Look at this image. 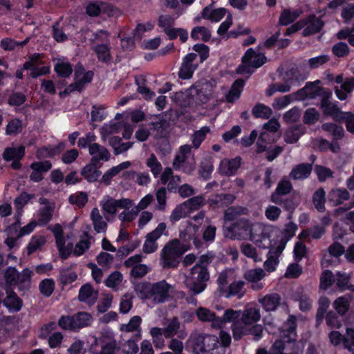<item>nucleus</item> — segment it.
I'll list each match as a JSON object with an SVG mask.
<instances>
[{
    "instance_id": "obj_1",
    "label": "nucleus",
    "mask_w": 354,
    "mask_h": 354,
    "mask_svg": "<svg viewBox=\"0 0 354 354\" xmlns=\"http://www.w3.org/2000/svg\"><path fill=\"white\" fill-rule=\"evenodd\" d=\"M194 354H221L217 351L220 347L218 337L199 331L193 330L187 341Z\"/></svg>"
},
{
    "instance_id": "obj_2",
    "label": "nucleus",
    "mask_w": 354,
    "mask_h": 354,
    "mask_svg": "<svg viewBox=\"0 0 354 354\" xmlns=\"http://www.w3.org/2000/svg\"><path fill=\"white\" fill-rule=\"evenodd\" d=\"M170 288L171 286L163 280L154 283H139L136 287V291L141 299H151L155 304H160L169 297Z\"/></svg>"
},
{
    "instance_id": "obj_3",
    "label": "nucleus",
    "mask_w": 354,
    "mask_h": 354,
    "mask_svg": "<svg viewBox=\"0 0 354 354\" xmlns=\"http://www.w3.org/2000/svg\"><path fill=\"white\" fill-rule=\"evenodd\" d=\"M187 250L186 246L178 239L168 242L162 248L160 263L163 268H176L182 259L183 254Z\"/></svg>"
},
{
    "instance_id": "obj_4",
    "label": "nucleus",
    "mask_w": 354,
    "mask_h": 354,
    "mask_svg": "<svg viewBox=\"0 0 354 354\" xmlns=\"http://www.w3.org/2000/svg\"><path fill=\"white\" fill-rule=\"evenodd\" d=\"M196 315L202 322H211L213 328H223L227 322H230L239 318L240 313L231 308L226 309L222 317L216 316L209 309L205 307H199L196 310Z\"/></svg>"
},
{
    "instance_id": "obj_5",
    "label": "nucleus",
    "mask_w": 354,
    "mask_h": 354,
    "mask_svg": "<svg viewBox=\"0 0 354 354\" xmlns=\"http://www.w3.org/2000/svg\"><path fill=\"white\" fill-rule=\"evenodd\" d=\"M209 280V272L207 268L193 266L189 275L185 277L184 283L192 295H196L205 290Z\"/></svg>"
},
{
    "instance_id": "obj_6",
    "label": "nucleus",
    "mask_w": 354,
    "mask_h": 354,
    "mask_svg": "<svg viewBox=\"0 0 354 354\" xmlns=\"http://www.w3.org/2000/svg\"><path fill=\"white\" fill-rule=\"evenodd\" d=\"M272 226L259 222H251L250 234L248 240L252 241L263 248H269L272 246L270 241L273 232Z\"/></svg>"
},
{
    "instance_id": "obj_7",
    "label": "nucleus",
    "mask_w": 354,
    "mask_h": 354,
    "mask_svg": "<svg viewBox=\"0 0 354 354\" xmlns=\"http://www.w3.org/2000/svg\"><path fill=\"white\" fill-rule=\"evenodd\" d=\"M251 222L246 218L236 220L230 226H224V236L232 240H248Z\"/></svg>"
},
{
    "instance_id": "obj_8",
    "label": "nucleus",
    "mask_w": 354,
    "mask_h": 354,
    "mask_svg": "<svg viewBox=\"0 0 354 354\" xmlns=\"http://www.w3.org/2000/svg\"><path fill=\"white\" fill-rule=\"evenodd\" d=\"M237 311L240 313L239 317L231 322L232 333L239 330V326L246 327L257 323L261 317L259 308L252 304L247 305L242 311Z\"/></svg>"
},
{
    "instance_id": "obj_9",
    "label": "nucleus",
    "mask_w": 354,
    "mask_h": 354,
    "mask_svg": "<svg viewBox=\"0 0 354 354\" xmlns=\"http://www.w3.org/2000/svg\"><path fill=\"white\" fill-rule=\"evenodd\" d=\"M283 83H275L269 86L266 91V95L270 97L276 92L287 93L292 88L297 87L300 84V80L296 73L290 70L285 73Z\"/></svg>"
},
{
    "instance_id": "obj_10",
    "label": "nucleus",
    "mask_w": 354,
    "mask_h": 354,
    "mask_svg": "<svg viewBox=\"0 0 354 354\" xmlns=\"http://www.w3.org/2000/svg\"><path fill=\"white\" fill-rule=\"evenodd\" d=\"M188 95L198 104L207 103L212 94V86L207 82H196L187 91Z\"/></svg>"
},
{
    "instance_id": "obj_11",
    "label": "nucleus",
    "mask_w": 354,
    "mask_h": 354,
    "mask_svg": "<svg viewBox=\"0 0 354 354\" xmlns=\"http://www.w3.org/2000/svg\"><path fill=\"white\" fill-rule=\"evenodd\" d=\"M163 333L165 338H172L177 335L179 339H185L187 333L181 324L178 317H173L163 322Z\"/></svg>"
},
{
    "instance_id": "obj_12",
    "label": "nucleus",
    "mask_w": 354,
    "mask_h": 354,
    "mask_svg": "<svg viewBox=\"0 0 354 354\" xmlns=\"http://www.w3.org/2000/svg\"><path fill=\"white\" fill-rule=\"evenodd\" d=\"M133 205V201L129 198L116 200L109 196L100 201L102 211L110 215H115L118 208L129 209Z\"/></svg>"
},
{
    "instance_id": "obj_13",
    "label": "nucleus",
    "mask_w": 354,
    "mask_h": 354,
    "mask_svg": "<svg viewBox=\"0 0 354 354\" xmlns=\"http://www.w3.org/2000/svg\"><path fill=\"white\" fill-rule=\"evenodd\" d=\"M48 229L52 231L55 236L56 245L62 259H67L72 252L73 248V243H68L66 245H65L66 241L63 236L62 227L59 224L50 226L48 227Z\"/></svg>"
},
{
    "instance_id": "obj_14",
    "label": "nucleus",
    "mask_w": 354,
    "mask_h": 354,
    "mask_svg": "<svg viewBox=\"0 0 354 354\" xmlns=\"http://www.w3.org/2000/svg\"><path fill=\"white\" fill-rule=\"evenodd\" d=\"M166 224L160 223L154 230L148 233L146 236V240L143 245V252L147 254L155 252L158 248L156 241L162 235L167 234Z\"/></svg>"
},
{
    "instance_id": "obj_15",
    "label": "nucleus",
    "mask_w": 354,
    "mask_h": 354,
    "mask_svg": "<svg viewBox=\"0 0 354 354\" xmlns=\"http://www.w3.org/2000/svg\"><path fill=\"white\" fill-rule=\"evenodd\" d=\"M25 155V147L19 146L18 147H6L2 154L3 160L6 162L12 160L11 167L13 169H19L21 167L20 160Z\"/></svg>"
},
{
    "instance_id": "obj_16",
    "label": "nucleus",
    "mask_w": 354,
    "mask_h": 354,
    "mask_svg": "<svg viewBox=\"0 0 354 354\" xmlns=\"http://www.w3.org/2000/svg\"><path fill=\"white\" fill-rule=\"evenodd\" d=\"M316 83H319V81L307 82L304 88L292 93L293 98L295 100H303L306 97L315 98L316 96H321L326 89L317 86Z\"/></svg>"
},
{
    "instance_id": "obj_17",
    "label": "nucleus",
    "mask_w": 354,
    "mask_h": 354,
    "mask_svg": "<svg viewBox=\"0 0 354 354\" xmlns=\"http://www.w3.org/2000/svg\"><path fill=\"white\" fill-rule=\"evenodd\" d=\"M197 55L192 53L187 54L183 59L178 73V77L183 80L190 79L198 64L196 62Z\"/></svg>"
},
{
    "instance_id": "obj_18",
    "label": "nucleus",
    "mask_w": 354,
    "mask_h": 354,
    "mask_svg": "<svg viewBox=\"0 0 354 354\" xmlns=\"http://www.w3.org/2000/svg\"><path fill=\"white\" fill-rule=\"evenodd\" d=\"M239 330L232 333L234 340H239L243 336L251 335L253 336V339L255 341L259 340L263 337V328L262 325L252 324L246 327H238Z\"/></svg>"
},
{
    "instance_id": "obj_19",
    "label": "nucleus",
    "mask_w": 354,
    "mask_h": 354,
    "mask_svg": "<svg viewBox=\"0 0 354 354\" xmlns=\"http://www.w3.org/2000/svg\"><path fill=\"white\" fill-rule=\"evenodd\" d=\"M241 158L239 156L232 159L224 158L220 162L218 172L222 176H233L241 167Z\"/></svg>"
},
{
    "instance_id": "obj_20",
    "label": "nucleus",
    "mask_w": 354,
    "mask_h": 354,
    "mask_svg": "<svg viewBox=\"0 0 354 354\" xmlns=\"http://www.w3.org/2000/svg\"><path fill=\"white\" fill-rule=\"evenodd\" d=\"M300 21L304 22V29L302 35L304 37L319 32L324 26L323 21L315 15H311L305 19H301Z\"/></svg>"
},
{
    "instance_id": "obj_21",
    "label": "nucleus",
    "mask_w": 354,
    "mask_h": 354,
    "mask_svg": "<svg viewBox=\"0 0 354 354\" xmlns=\"http://www.w3.org/2000/svg\"><path fill=\"white\" fill-rule=\"evenodd\" d=\"M181 181L180 176L174 175L170 167H165L160 175V183L164 185H167L166 189L170 192H176L179 183Z\"/></svg>"
},
{
    "instance_id": "obj_22",
    "label": "nucleus",
    "mask_w": 354,
    "mask_h": 354,
    "mask_svg": "<svg viewBox=\"0 0 354 354\" xmlns=\"http://www.w3.org/2000/svg\"><path fill=\"white\" fill-rule=\"evenodd\" d=\"M292 190V185L290 180L283 178L279 182L274 192L271 194L270 201L275 204L282 205V196L288 194Z\"/></svg>"
},
{
    "instance_id": "obj_23",
    "label": "nucleus",
    "mask_w": 354,
    "mask_h": 354,
    "mask_svg": "<svg viewBox=\"0 0 354 354\" xmlns=\"http://www.w3.org/2000/svg\"><path fill=\"white\" fill-rule=\"evenodd\" d=\"M266 61V57L263 54H257L252 48H249L242 57L244 68L252 66L257 68L261 67Z\"/></svg>"
},
{
    "instance_id": "obj_24",
    "label": "nucleus",
    "mask_w": 354,
    "mask_h": 354,
    "mask_svg": "<svg viewBox=\"0 0 354 354\" xmlns=\"http://www.w3.org/2000/svg\"><path fill=\"white\" fill-rule=\"evenodd\" d=\"M332 96V92L326 89L321 97V106L323 109V112L325 115L333 116L337 120L340 118V113L342 112L334 104L330 102L329 99Z\"/></svg>"
},
{
    "instance_id": "obj_25",
    "label": "nucleus",
    "mask_w": 354,
    "mask_h": 354,
    "mask_svg": "<svg viewBox=\"0 0 354 354\" xmlns=\"http://www.w3.org/2000/svg\"><path fill=\"white\" fill-rule=\"evenodd\" d=\"M88 153L91 156V162L97 165L100 161H108L111 157L109 150L97 143L90 146Z\"/></svg>"
},
{
    "instance_id": "obj_26",
    "label": "nucleus",
    "mask_w": 354,
    "mask_h": 354,
    "mask_svg": "<svg viewBox=\"0 0 354 354\" xmlns=\"http://www.w3.org/2000/svg\"><path fill=\"white\" fill-rule=\"evenodd\" d=\"M6 297L3 300V304L10 312H18L22 307V300L10 288H6Z\"/></svg>"
},
{
    "instance_id": "obj_27",
    "label": "nucleus",
    "mask_w": 354,
    "mask_h": 354,
    "mask_svg": "<svg viewBox=\"0 0 354 354\" xmlns=\"http://www.w3.org/2000/svg\"><path fill=\"white\" fill-rule=\"evenodd\" d=\"M244 285L245 282L243 281H234L228 286L227 288L222 294V296L227 299L232 297L241 299L245 294Z\"/></svg>"
},
{
    "instance_id": "obj_28",
    "label": "nucleus",
    "mask_w": 354,
    "mask_h": 354,
    "mask_svg": "<svg viewBox=\"0 0 354 354\" xmlns=\"http://www.w3.org/2000/svg\"><path fill=\"white\" fill-rule=\"evenodd\" d=\"M281 296L275 292L270 293L259 299L266 311L275 310L281 303Z\"/></svg>"
},
{
    "instance_id": "obj_29",
    "label": "nucleus",
    "mask_w": 354,
    "mask_h": 354,
    "mask_svg": "<svg viewBox=\"0 0 354 354\" xmlns=\"http://www.w3.org/2000/svg\"><path fill=\"white\" fill-rule=\"evenodd\" d=\"M350 198L349 192L344 188L333 189L328 192V199L333 205H340Z\"/></svg>"
},
{
    "instance_id": "obj_30",
    "label": "nucleus",
    "mask_w": 354,
    "mask_h": 354,
    "mask_svg": "<svg viewBox=\"0 0 354 354\" xmlns=\"http://www.w3.org/2000/svg\"><path fill=\"white\" fill-rule=\"evenodd\" d=\"M312 164L301 163L296 165L290 173V177L293 180H303L307 178L311 174Z\"/></svg>"
},
{
    "instance_id": "obj_31",
    "label": "nucleus",
    "mask_w": 354,
    "mask_h": 354,
    "mask_svg": "<svg viewBox=\"0 0 354 354\" xmlns=\"http://www.w3.org/2000/svg\"><path fill=\"white\" fill-rule=\"evenodd\" d=\"M101 174V171L98 169L97 164L91 162L84 166L81 171V175L88 183H94L97 181Z\"/></svg>"
},
{
    "instance_id": "obj_32",
    "label": "nucleus",
    "mask_w": 354,
    "mask_h": 354,
    "mask_svg": "<svg viewBox=\"0 0 354 354\" xmlns=\"http://www.w3.org/2000/svg\"><path fill=\"white\" fill-rule=\"evenodd\" d=\"M74 331L89 326L93 320L92 316L86 312H79L72 315Z\"/></svg>"
},
{
    "instance_id": "obj_33",
    "label": "nucleus",
    "mask_w": 354,
    "mask_h": 354,
    "mask_svg": "<svg viewBox=\"0 0 354 354\" xmlns=\"http://www.w3.org/2000/svg\"><path fill=\"white\" fill-rule=\"evenodd\" d=\"M78 299L80 301L92 305L97 299V293L93 290L91 285L85 284L80 290Z\"/></svg>"
},
{
    "instance_id": "obj_34",
    "label": "nucleus",
    "mask_w": 354,
    "mask_h": 354,
    "mask_svg": "<svg viewBox=\"0 0 354 354\" xmlns=\"http://www.w3.org/2000/svg\"><path fill=\"white\" fill-rule=\"evenodd\" d=\"M91 219L95 231L97 233L105 232L107 228V223L103 219L102 216L100 214L99 209L94 207L91 212Z\"/></svg>"
},
{
    "instance_id": "obj_35",
    "label": "nucleus",
    "mask_w": 354,
    "mask_h": 354,
    "mask_svg": "<svg viewBox=\"0 0 354 354\" xmlns=\"http://www.w3.org/2000/svg\"><path fill=\"white\" fill-rule=\"evenodd\" d=\"M351 279V274L337 272L335 274V283L337 288L341 291H351L353 285L350 283Z\"/></svg>"
},
{
    "instance_id": "obj_36",
    "label": "nucleus",
    "mask_w": 354,
    "mask_h": 354,
    "mask_svg": "<svg viewBox=\"0 0 354 354\" xmlns=\"http://www.w3.org/2000/svg\"><path fill=\"white\" fill-rule=\"evenodd\" d=\"M245 82L242 79L236 80L232 84L230 91L226 95V101L232 103L240 97Z\"/></svg>"
},
{
    "instance_id": "obj_37",
    "label": "nucleus",
    "mask_w": 354,
    "mask_h": 354,
    "mask_svg": "<svg viewBox=\"0 0 354 354\" xmlns=\"http://www.w3.org/2000/svg\"><path fill=\"white\" fill-rule=\"evenodd\" d=\"M301 13L302 10L301 9L293 10L285 9L281 13L279 22L282 26H288L296 20Z\"/></svg>"
},
{
    "instance_id": "obj_38",
    "label": "nucleus",
    "mask_w": 354,
    "mask_h": 354,
    "mask_svg": "<svg viewBox=\"0 0 354 354\" xmlns=\"http://www.w3.org/2000/svg\"><path fill=\"white\" fill-rule=\"evenodd\" d=\"M248 209L247 207L242 206H231L228 207L224 212V219L227 221L236 220L241 216L247 215Z\"/></svg>"
},
{
    "instance_id": "obj_39",
    "label": "nucleus",
    "mask_w": 354,
    "mask_h": 354,
    "mask_svg": "<svg viewBox=\"0 0 354 354\" xmlns=\"http://www.w3.org/2000/svg\"><path fill=\"white\" fill-rule=\"evenodd\" d=\"M296 317L293 315H290L287 321L282 326V331L283 335L288 337L289 341L295 339L296 337Z\"/></svg>"
},
{
    "instance_id": "obj_40",
    "label": "nucleus",
    "mask_w": 354,
    "mask_h": 354,
    "mask_svg": "<svg viewBox=\"0 0 354 354\" xmlns=\"http://www.w3.org/2000/svg\"><path fill=\"white\" fill-rule=\"evenodd\" d=\"M32 274L33 272L28 268H25L21 273H19L17 285L20 290L26 291L30 288Z\"/></svg>"
},
{
    "instance_id": "obj_41",
    "label": "nucleus",
    "mask_w": 354,
    "mask_h": 354,
    "mask_svg": "<svg viewBox=\"0 0 354 354\" xmlns=\"http://www.w3.org/2000/svg\"><path fill=\"white\" fill-rule=\"evenodd\" d=\"M322 130L332 135L334 140H341L344 136V130L341 125L335 123H324L322 126Z\"/></svg>"
},
{
    "instance_id": "obj_42",
    "label": "nucleus",
    "mask_w": 354,
    "mask_h": 354,
    "mask_svg": "<svg viewBox=\"0 0 354 354\" xmlns=\"http://www.w3.org/2000/svg\"><path fill=\"white\" fill-rule=\"evenodd\" d=\"M199 230V225L189 224L183 235V232L180 234L181 237H183L186 241L193 240V242L196 248H198L201 245V241L198 237L195 236V234Z\"/></svg>"
},
{
    "instance_id": "obj_43",
    "label": "nucleus",
    "mask_w": 354,
    "mask_h": 354,
    "mask_svg": "<svg viewBox=\"0 0 354 354\" xmlns=\"http://www.w3.org/2000/svg\"><path fill=\"white\" fill-rule=\"evenodd\" d=\"M93 50L97 55V59L102 62H108L111 60L110 47L109 43L96 45Z\"/></svg>"
},
{
    "instance_id": "obj_44",
    "label": "nucleus",
    "mask_w": 354,
    "mask_h": 354,
    "mask_svg": "<svg viewBox=\"0 0 354 354\" xmlns=\"http://www.w3.org/2000/svg\"><path fill=\"white\" fill-rule=\"evenodd\" d=\"M214 169L213 161L211 157H207L203 159L200 164L199 174L205 180L210 178Z\"/></svg>"
},
{
    "instance_id": "obj_45",
    "label": "nucleus",
    "mask_w": 354,
    "mask_h": 354,
    "mask_svg": "<svg viewBox=\"0 0 354 354\" xmlns=\"http://www.w3.org/2000/svg\"><path fill=\"white\" fill-rule=\"evenodd\" d=\"M191 37L194 40L201 39L206 42L211 38V32L205 26H196L191 32Z\"/></svg>"
},
{
    "instance_id": "obj_46",
    "label": "nucleus",
    "mask_w": 354,
    "mask_h": 354,
    "mask_svg": "<svg viewBox=\"0 0 354 354\" xmlns=\"http://www.w3.org/2000/svg\"><path fill=\"white\" fill-rule=\"evenodd\" d=\"M146 165L150 169L154 178H157L162 174V165L153 153H151L147 159Z\"/></svg>"
},
{
    "instance_id": "obj_47",
    "label": "nucleus",
    "mask_w": 354,
    "mask_h": 354,
    "mask_svg": "<svg viewBox=\"0 0 354 354\" xmlns=\"http://www.w3.org/2000/svg\"><path fill=\"white\" fill-rule=\"evenodd\" d=\"M136 84L138 86L137 91L143 95L145 99L150 100L154 95L155 93L152 92L149 88L145 86V79L142 77H135Z\"/></svg>"
},
{
    "instance_id": "obj_48",
    "label": "nucleus",
    "mask_w": 354,
    "mask_h": 354,
    "mask_svg": "<svg viewBox=\"0 0 354 354\" xmlns=\"http://www.w3.org/2000/svg\"><path fill=\"white\" fill-rule=\"evenodd\" d=\"M55 71L59 77H68L73 73L72 65L69 62L59 60L55 65Z\"/></svg>"
},
{
    "instance_id": "obj_49",
    "label": "nucleus",
    "mask_w": 354,
    "mask_h": 354,
    "mask_svg": "<svg viewBox=\"0 0 354 354\" xmlns=\"http://www.w3.org/2000/svg\"><path fill=\"white\" fill-rule=\"evenodd\" d=\"M88 196L86 192H79L71 194L68 197V201L72 205H75L79 208H82L87 203Z\"/></svg>"
},
{
    "instance_id": "obj_50",
    "label": "nucleus",
    "mask_w": 354,
    "mask_h": 354,
    "mask_svg": "<svg viewBox=\"0 0 354 354\" xmlns=\"http://www.w3.org/2000/svg\"><path fill=\"white\" fill-rule=\"evenodd\" d=\"M235 196L230 194H218L211 199L212 203L217 206L228 205L234 202Z\"/></svg>"
},
{
    "instance_id": "obj_51",
    "label": "nucleus",
    "mask_w": 354,
    "mask_h": 354,
    "mask_svg": "<svg viewBox=\"0 0 354 354\" xmlns=\"http://www.w3.org/2000/svg\"><path fill=\"white\" fill-rule=\"evenodd\" d=\"M313 202L319 212H323L325 211V192L322 188L317 189L314 193Z\"/></svg>"
},
{
    "instance_id": "obj_52",
    "label": "nucleus",
    "mask_w": 354,
    "mask_h": 354,
    "mask_svg": "<svg viewBox=\"0 0 354 354\" xmlns=\"http://www.w3.org/2000/svg\"><path fill=\"white\" fill-rule=\"evenodd\" d=\"M350 303L346 297H337L333 302V308L340 315H344L348 310Z\"/></svg>"
},
{
    "instance_id": "obj_53",
    "label": "nucleus",
    "mask_w": 354,
    "mask_h": 354,
    "mask_svg": "<svg viewBox=\"0 0 354 354\" xmlns=\"http://www.w3.org/2000/svg\"><path fill=\"white\" fill-rule=\"evenodd\" d=\"M252 113L256 118L268 119L271 116L272 111L270 107L259 103L253 107Z\"/></svg>"
},
{
    "instance_id": "obj_54",
    "label": "nucleus",
    "mask_w": 354,
    "mask_h": 354,
    "mask_svg": "<svg viewBox=\"0 0 354 354\" xmlns=\"http://www.w3.org/2000/svg\"><path fill=\"white\" fill-rule=\"evenodd\" d=\"M119 350L120 347L115 339H108L102 346L100 351L93 354H117Z\"/></svg>"
},
{
    "instance_id": "obj_55",
    "label": "nucleus",
    "mask_w": 354,
    "mask_h": 354,
    "mask_svg": "<svg viewBox=\"0 0 354 354\" xmlns=\"http://www.w3.org/2000/svg\"><path fill=\"white\" fill-rule=\"evenodd\" d=\"M266 275L262 268L250 269L244 273V278L250 282H257L261 280Z\"/></svg>"
},
{
    "instance_id": "obj_56",
    "label": "nucleus",
    "mask_w": 354,
    "mask_h": 354,
    "mask_svg": "<svg viewBox=\"0 0 354 354\" xmlns=\"http://www.w3.org/2000/svg\"><path fill=\"white\" fill-rule=\"evenodd\" d=\"M230 274V270H225L220 272L218 276L216 283L218 284V290L220 292L221 295H222L229 286L228 282Z\"/></svg>"
},
{
    "instance_id": "obj_57",
    "label": "nucleus",
    "mask_w": 354,
    "mask_h": 354,
    "mask_svg": "<svg viewBox=\"0 0 354 354\" xmlns=\"http://www.w3.org/2000/svg\"><path fill=\"white\" fill-rule=\"evenodd\" d=\"M209 131L210 129L208 127H203L200 130L194 132L192 136V144L195 149H198L200 147Z\"/></svg>"
},
{
    "instance_id": "obj_58",
    "label": "nucleus",
    "mask_w": 354,
    "mask_h": 354,
    "mask_svg": "<svg viewBox=\"0 0 354 354\" xmlns=\"http://www.w3.org/2000/svg\"><path fill=\"white\" fill-rule=\"evenodd\" d=\"M53 209L49 206H46L39 211V218L37 224L45 225L48 223L52 218Z\"/></svg>"
},
{
    "instance_id": "obj_59",
    "label": "nucleus",
    "mask_w": 354,
    "mask_h": 354,
    "mask_svg": "<svg viewBox=\"0 0 354 354\" xmlns=\"http://www.w3.org/2000/svg\"><path fill=\"white\" fill-rule=\"evenodd\" d=\"M334 282H335V277L330 270H324L320 277V288L326 290Z\"/></svg>"
},
{
    "instance_id": "obj_60",
    "label": "nucleus",
    "mask_w": 354,
    "mask_h": 354,
    "mask_svg": "<svg viewBox=\"0 0 354 354\" xmlns=\"http://www.w3.org/2000/svg\"><path fill=\"white\" fill-rule=\"evenodd\" d=\"M300 116L301 109L295 106L283 114V120L287 124L294 123L299 121Z\"/></svg>"
},
{
    "instance_id": "obj_61",
    "label": "nucleus",
    "mask_w": 354,
    "mask_h": 354,
    "mask_svg": "<svg viewBox=\"0 0 354 354\" xmlns=\"http://www.w3.org/2000/svg\"><path fill=\"white\" fill-rule=\"evenodd\" d=\"M300 128L301 127H296L289 129L284 134V140L290 144L297 142L303 133L300 131Z\"/></svg>"
},
{
    "instance_id": "obj_62",
    "label": "nucleus",
    "mask_w": 354,
    "mask_h": 354,
    "mask_svg": "<svg viewBox=\"0 0 354 354\" xmlns=\"http://www.w3.org/2000/svg\"><path fill=\"white\" fill-rule=\"evenodd\" d=\"M186 209L187 207L183 205V203L177 205L169 216V221L171 223L174 224L180 219L185 218L187 214Z\"/></svg>"
},
{
    "instance_id": "obj_63",
    "label": "nucleus",
    "mask_w": 354,
    "mask_h": 354,
    "mask_svg": "<svg viewBox=\"0 0 354 354\" xmlns=\"http://www.w3.org/2000/svg\"><path fill=\"white\" fill-rule=\"evenodd\" d=\"M339 121H344L348 131L354 134V114L351 112H341Z\"/></svg>"
},
{
    "instance_id": "obj_64",
    "label": "nucleus",
    "mask_w": 354,
    "mask_h": 354,
    "mask_svg": "<svg viewBox=\"0 0 354 354\" xmlns=\"http://www.w3.org/2000/svg\"><path fill=\"white\" fill-rule=\"evenodd\" d=\"M344 347L354 354V328H346L344 339Z\"/></svg>"
}]
</instances>
